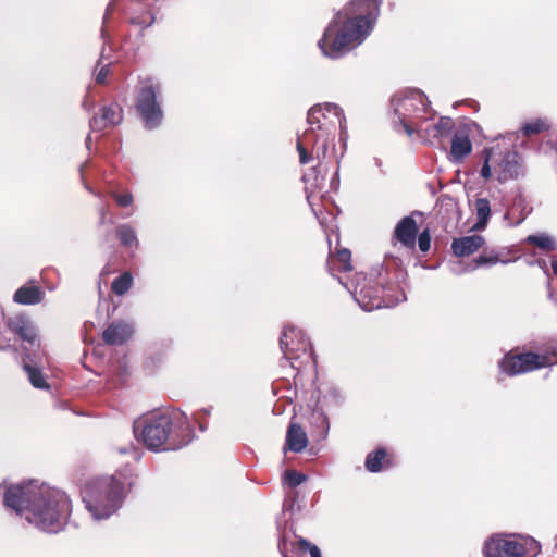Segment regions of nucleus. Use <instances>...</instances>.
Segmentation results:
<instances>
[{
  "label": "nucleus",
  "mask_w": 557,
  "mask_h": 557,
  "mask_svg": "<svg viewBox=\"0 0 557 557\" xmlns=\"http://www.w3.org/2000/svg\"><path fill=\"white\" fill-rule=\"evenodd\" d=\"M4 505L38 529L52 533L63 528L72 510L64 492L46 485L10 486L4 493Z\"/></svg>",
  "instance_id": "nucleus-1"
},
{
  "label": "nucleus",
  "mask_w": 557,
  "mask_h": 557,
  "mask_svg": "<svg viewBox=\"0 0 557 557\" xmlns=\"http://www.w3.org/2000/svg\"><path fill=\"white\" fill-rule=\"evenodd\" d=\"M380 14L379 0H352L325 28L318 46L322 53L338 59L363 41Z\"/></svg>",
  "instance_id": "nucleus-2"
},
{
  "label": "nucleus",
  "mask_w": 557,
  "mask_h": 557,
  "mask_svg": "<svg viewBox=\"0 0 557 557\" xmlns=\"http://www.w3.org/2000/svg\"><path fill=\"white\" fill-rule=\"evenodd\" d=\"M134 433L153 451L177 450L191 442L194 430L187 416L180 411L158 412L134 423Z\"/></svg>",
  "instance_id": "nucleus-3"
},
{
  "label": "nucleus",
  "mask_w": 557,
  "mask_h": 557,
  "mask_svg": "<svg viewBox=\"0 0 557 557\" xmlns=\"http://www.w3.org/2000/svg\"><path fill=\"white\" fill-rule=\"evenodd\" d=\"M86 509L97 519H106L117 510L123 499V484L114 476L95 478L82 488Z\"/></svg>",
  "instance_id": "nucleus-4"
},
{
  "label": "nucleus",
  "mask_w": 557,
  "mask_h": 557,
  "mask_svg": "<svg viewBox=\"0 0 557 557\" xmlns=\"http://www.w3.org/2000/svg\"><path fill=\"white\" fill-rule=\"evenodd\" d=\"M307 121L310 124V132L315 134L313 147L318 158L320 153L325 158L329 145L333 143L337 124L342 123L339 108L335 104L314 106L308 111Z\"/></svg>",
  "instance_id": "nucleus-5"
},
{
  "label": "nucleus",
  "mask_w": 557,
  "mask_h": 557,
  "mask_svg": "<svg viewBox=\"0 0 557 557\" xmlns=\"http://www.w3.org/2000/svg\"><path fill=\"white\" fill-rule=\"evenodd\" d=\"M555 363H557V352L554 350L539 354L533 351L521 352L519 348H515L503 357L499 368L505 374L515 376L547 368Z\"/></svg>",
  "instance_id": "nucleus-6"
},
{
  "label": "nucleus",
  "mask_w": 557,
  "mask_h": 557,
  "mask_svg": "<svg viewBox=\"0 0 557 557\" xmlns=\"http://www.w3.org/2000/svg\"><path fill=\"white\" fill-rule=\"evenodd\" d=\"M536 543L518 534L495 533L484 543V557H531Z\"/></svg>",
  "instance_id": "nucleus-7"
},
{
  "label": "nucleus",
  "mask_w": 557,
  "mask_h": 557,
  "mask_svg": "<svg viewBox=\"0 0 557 557\" xmlns=\"http://www.w3.org/2000/svg\"><path fill=\"white\" fill-rule=\"evenodd\" d=\"M159 91L160 84L154 83L151 77L140 81L135 108L148 129L160 126L163 119L162 108L157 100Z\"/></svg>",
  "instance_id": "nucleus-8"
},
{
  "label": "nucleus",
  "mask_w": 557,
  "mask_h": 557,
  "mask_svg": "<svg viewBox=\"0 0 557 557\" xmlns=\"http://www.w3.org/2000/svg\"><path fill=\"white\" fill-rule=\"evenodd\" d=\"M393 103L395 114L398 115L408 135L413 133L410 126L413 120L426 121L430 119V102L421 90H409L404 97L393 99Z\"/></svg>",
  "instance_id": "nucleus-9"
},
{
  "label": "nucleus",
  "mask_w": 557,
  "mask_h": 557,
  "mask_svg": "<svg viewBox=\"0 0 557 557\" xmlns=\"http://www.w3.org/2000/svg\"><path fill=\"white\" fill-rule=\"evenodd\" d=\"M280 347L287 360H296L307 354L310 344L300 330L287 326L282 332Z\"/></svg>",
  "instance_id": "nucleus-10"
},
{
  "label": "nucleus",
  "mask_w": 557,
  "mask_h": 557,
  "mask_svg": "<svg viewBox=\"0 0 557 557\" xmlns=\"http://www.w3.org/2000/svg\"><path fill=\"white\" fill-rule=\"evenodd\" d=\"M123 121V109L117 103L102 106L90 120L89 125L92 132H102L114 127Z\"/></svg>",
  "instance_id": "nucleus-11"
},
{
  "label": "nucleus",
  "mask_w": 557,
  "mask_h": 557,
  "mask_svg": "<svg viewBox=\"0 0 557 557\" xmlns=\"http://www.w3.org/2000/svg\"><path fill=\"white\" fill-rule=\"evenodd\" d=\"M5 325L22 342L33 345L37 334L30 319L25 314H16L5 320Z\"/></svg>",
  "instance_id": "nucleus-12"
},
{
  "label": "nucleus",
  "mask_w": 557,
  "mask_h": 557,
  "mask_svg": "<svg viewBox=\"0 0 557 557\" xmlns=\"http://www.w3.org/2000/svg\"><path fill=\"white\" fill-rule=\"evenodd\" d=\"M418 232L419 227L416 220L408 215L403 218L396 224L393 233V239L397 240L408 249H414Z\"/></svg>",
  "instance_id": "nucleus-13"
},
{
  "label": "nucleus",
  "mask_w": 557,
  "mask_h": 557,
  "mask_svg": "<svg viewBox=\"0 0 557 557\" xmlns=\"http://www.w3.org/2000/svg\"><path fill=\"white\" fill-rule=\"evenodd\" d=\"M496 172L500 183L517 178L522 172L520 154L515 150L505 152Z\"/></svg>",
  "instance_id": "nucleus-14"
},
{
  "label": "nucleus",
  "mask_w": 557,
  "mask_h": 557,
  "mask_svg": "<svg viewBox=\"0 0 557 557\" xmlns=\"http://www.w3.org/2000/svg\"><path fill=\"white\" fill-rule=\"evenodd\" d=\"M133 335L131 324L123 321L110 323L102 332V341L110 346H121Z\"/></svg>",
  "instance_id": "nucleus-15"
},
{
  "label": "nucleus",
  "mask_w": 557,
  "mask_h": 557,
  "mask_svg": "<svg viewBox=\"0 0 557 557\" xmlns=\"http://www.w3.org/2000/svg\"><path fill=\"white\" fill-rule=\"evenodd\" d=\"M485 244V239L481 235H470L455 238L451 243V250L457 257H468Z\"/></svg>",
  "instance_id": "nucleus-16"
},
{
  "label": "nucleus",
  "mask_w": 557,
  "mask_h": 557,
  "mask_svg": "<svg viewBox=\"0 0 557 557\" xmlns=\"http://www.w3.org/2000/svg\"><path fill=\"white\" fill-rule=\"evenodd\" d=\"M308 446V437L304 428L298 423H290L286 432L285 450L300 453Z\"/></svg>",
  "instance_id": "nucleus-17"
},
{
  "label": "nucleus",
  "mask_w": 557,
  "mask_h": 557,
  "mask_svg": "<svg viewBox=\"0 0 557 557\" xmlns=\"http://www.w3.org/2000/svg\"><path fill=\"white\" fill-rule=\"evenodd\" d=\"M393 462L388 456L386 448L377 447L376 449L370 451L364 461V467L369 472L376 473L382 470L388 469L392 467Z\"/></svg>",
  "instance_id": "nucleus-18"
},
{
  "label": "nucleus",
  "mask_w": 557,
  "mask_h": 557,
  "mask_svg": "<svg viewBox=\"0 0 557 557\" xmlns=\"http://www.w3.org/2000/svg\"><path fill=\"white\" fill-rule=\"evenodd\" d=\"M472 151V143L468 135L456 133L451 138L450 154L451 158L460 162Z\"/></svg>",
  "instance_id": "nucleus-19"
},
{
  "label": "nucleus",
  "mask_w": 557,
  "mask_h": 557,
  "mask_svg": "<svg viewBox=\"0 0 557 557\" xmlns=\"http://www.w3.org/2000/svg\"><path fill=\"white\" fill-rule=\"evenodd\" d=\"M42 298L41 290L36 286H22L13 296V300L21 305H35Z\"/></svg>",
  "instance_id": "nucleus-20"
},
{
  "label": "nucleus",
  "mask_w": 557,
  "mask_h": 557,
  "mask_svg": "<svg viewBox=\"0 0 557 557\" xmlns=\"http://www.w3.org/2000/svg\"><path fill=\"white\" fill-rule=\"evenodd\" d=\"M115 235L121 245L127 248L138 247V239L135 230L129 224H120L115 228Z\"/></svg>",
  "instance_id": "nucleus-21"
},
{
  "label": "nucleus",
  "mask_w": 557,
  "mask_h": 557,
  "mask_svg": "<svg viewBox=\"0 0 557 557\" xmlns=\"http://www.w3.org/2000/svg\"><path fill=\"white\" fill-rule=\"evenodd\" d=\"M474 208H475V213H476V218H478V222L474 225V228L482 230L486 226V224L490 220V216H491V205H490L488 199L478 198L474 201Z\"/></svg>",
  "instance_id": "nucleus-22"
},
{
  "label": "nucleus",
  "mask_w": 557,
  "mask_h": 557,
  "mask_svg": "<svg viewBox=\"0 0 557 557\" xmlns=\"http://www.w3.org/2000/svg\"><path fill=\"white\" fill-rule=\"evenodd\" d=\"M132 285L133 275L131 272L125 271L113 280L111 290L117 296H123L131 289Z\"/></svg>",
  "instance_id": "nucleus-23"
},
{
  "label": "nucleus",
  "mask_w": 557,
  "mask_h": 557,
  "mask_svg": "<svg viewBox=\"0 0 557 557\" xmlns=\"http://www.w3.org/2000/svg\"><path fill=\"white\" fill-rule=\"evenodd\" d=\"M24 371L27 373L30 384L38 389H49L50 386L46 382L41 370L37 367H33L28 363H24Z\"/></svg>",
  "instance_id": "nucleus-24"
},
{
  "label": "nucleus",
  "mask_w": 557,
  "mask_h": 557,
  "mask_svg": "<svg viewBox=\"0 0 557 557\" xmlns=\"http://www.w3.org/2000/svg\"><path fill=\"white\" fill-rule=\"evenodd\" d=\"M331 261L339 272H348L352 270L351 252L346 248L338 249L336 255L332 257Z\"/></svg>",
  "instance_id": "nucleus-25"
},
{
  "label": "nucleus",
  "mask_w": 557,
  "mask_h": 557,
  "mask_svg": "<svg viewBox=\"0 0 557 557\" xmlns=\"http://www.w3.org/2000/svg\"><path fill=\"white\" fill-rule=\"evenodd\" d=\"M549 128V124L543 119H536L525 123L522 127V134L525 137L541 134Z\"/></svg>",
  "instance_id": "nucleus-26"
},
{
  "label": "nucleus",
  "mask_w": 557,
  "mask_h": 557,
  "mask_svg": "<svg viewBox=\"0 0 557 557\" xmlns=\"http://www.w3.org/2000/svg\"><path fill=\"white\" fill-rule=\"evenodd\" d=\"M500 261L499 255L492 251H483L478 258L473 259V269H478L482 265H494Z\"/></svg>",
  "instance_id": "nucleus-27"
},
{
  "label": "nucleus",
  "mask_w": 557,
  "mask_h": 557,
  "mask_svg": "<svg viewBox=\"0 0 557 557\" xmlns=\"http://www.w3.org/2000/svg\"><path fill=\"white\" fill-rule=\"evenodd\" d=\"M454 121L450 117L443 116L434 126L436 137H445L450 134L454 128Z\"/></svg>",
  "instance_id": "nucleus-28"
},
{
  "label": "nucleus",
  "mask_w": 557,
  "mask_h": 557,
  "mask_svg": "<svg viewBox=\"0 0 557 557\" xmlns=\"http://www.w3.org/2000/svg\"><path fill=\"white\" fill-rule=\"evenodd\" d=\"M307 480V476L296 470H286L284 473V482L292 488L297 487Z\"/></svg>",
  "instance_id": "nucleus-29"
},
{
  "label": "nucleus",
  "mask_w": 557,
  "mask_h": 557,
  "mask_svg": "<svg viewBox=\"0 0 557 557\" xmlns=\"http://www.w3.org/2000/svg\"><path fill=\"white\" fill-rule=\"evenodd\" d=\"M528 242L543 250L549 251L554 249L553 240L545 235H530L528 237Z\"/></svg>",
  "instance_id": "nucleus-30"
},
{
  "label": "nucleus",
  "mask_w": 557,
  "mask_h": 557,
  "mask_svg": "<svg viewBox=\"0 0 557 557\" xmlns=\"http://www.w3.org/2000/svg\"><path fill=\"white\" fill-rule=\"evenodd\" d=\"M297 548L301 554L308 552L311 557H322L319 547L306 539L299 537L297 541Z\"/></svg>",
  "instance_id": "nucleus-31"
},
{
  "label": "nucleus",
  "mask_w": 557,
  "mask_h": 557,
  "mask_svg": "<svg viewBox=\"0 0 557 557\" xmlns=\"http://www.w3.org/2000/svg\"><path fill=\"white\" fill-rule=\"evenodd\" d=\"M111 197L114 199L116 205L121 208L129 207L134 201L133 195L129 191H123V193L112 191Z\"/></svg>",
  "instance_id": "nucleus-32"
},
{
  "label": "nucleus",
  "mask_w": 557,
  "mask_h": 557,
  "mask_svg": "<svg viewBox=\"0 0 557 557\" xmlns=\"http://www.w3.org/2000/svg\"><path fill=\"white\" fill-rule=\"evenodd\" d=\"M418 236V246L422 252H428L431 248V235L429 228L423 230Z\"/></svg>",
  "instance_id": "nucleus-33"
},
{
  "label": "nucleus",
  "mask_w": 557,
  "mask_h": 557,
  "mask_svg": "<svg viewBox=\"0 0 557 557\" xmlns=\"http://www.w3.org/2000/svg\"><path fill=\"white\" fill-rule=\"evenodd\" d=\"M483 157H484V164L481 169V176L484 178V180H490L491 176H492V170H491V166H490V160H491V157H492V149L491 148H485L483 150Z\"/></svg>",
  "instance_id": "nucleus-34"
},
{
  "label": "nucleus",
  "mask_w": 557,
  "mask_h": 557,
  "mask_svg": "<svg viewBox=\"0 0 557 557\" xmlns=\"http://www.w3.org/2000/svg\"><path fill=\"white\" fill-rule=\"evenodd\" d=\"M297 150L299 153V161L301 164H307L312 160V154L304 147L300 139L297 140Z\"/></svg>",
  "instance_id": "nucleus-35"
},
{
  "label": "nucleus",
  "mask_w": 557,
  "mask_h": 557,
  "mask_svg": "<svg viewBox=\"0 0 557 557\" xmlns=\"http://www.w3.org/2000/svg\"><path fill=\"white\" fill-rule=\"evenodd\" d=\"M109 72H110L109 65L102 66L96 74V77H95L96 83L104 84L107 82Z\"/></svg>",
  "instance_id": "nucleus-36"
},
{
  "label": "nucleus",
  "mask_w": 557,
  "mask_h": 557,
  "mask_svg": "<svg viewBox=\"0 0 557 557\" xmlns=\"http://www.w3.org/2000/svg\"><path fill=\"white\" fill-rule=\"evenodd\" d=\"M313 419H314L315 423H319L323 428V435H325L327 433V430H329V420H327V418L324 414H322V413H318V414L313 416Z\"/></svg>",
  "instance_id": "nucleus-37"
},
{
  "label": "nucleus",
  "mask_w": 557,
  "mask_h": 557,
  "mask_svg": "<svg viewBox=\"0 0 557 557\" xmlns=\"http://www.w3.org/2000/svg\"><path fill=\"white\" fill-rule=\"evenodd\" d=\"M9 348H11V345L2 343V341L0 339V350H5V349H9Z\"/></svg>",
  "instance_id": "nucleus-38"
},
{
  "label": "nucleus",
  "mask_w": 557,
  "mask_h": 557,
  "mask_svg": "<svg viewBox=\"0 0 557 557\" xmlns=\"http://www.w3.org/2000/svg\"><path fill=\"white\" fill-rule=\"evenodd\" d=\"M153 22H154V17H153V16H150V20H149L148 22L143 21V23L145 24V26H149V25H151Z\"/></svg>",
  "instance_id": "nucleus-39"
},
{
  "label": "nucleus",
  "mask_w": 557,
  "mask_h": 557,
  "mask_svg": "<svg viewBox=\"0 0 557 557\" xmlns=\"http://www.w3.org/2000/svg\"><path fill=\"white\" fill-rule=\"evenodd\" d=\"M132 23L140 24L141 22H137L135 20H132Z\"/></svg>",
  "instance_id": "nucleus-40"
}]
</instances>
